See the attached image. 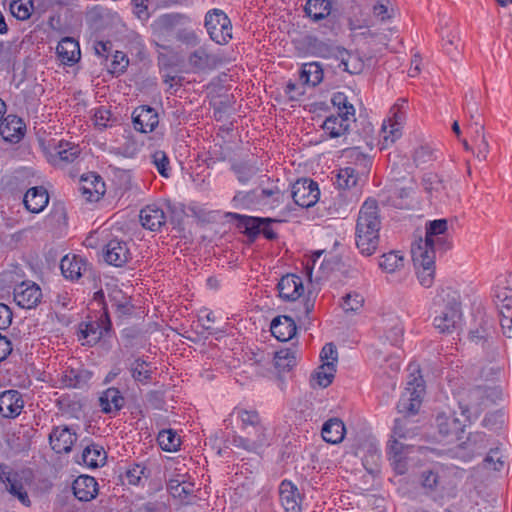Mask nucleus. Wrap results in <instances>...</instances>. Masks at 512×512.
Segmentation results:
<instances>
[{
  "label": "nucleus",
  "mask_w": 512,
  "mask_h": 512,
  "mask_svg": "<svg viewBox=\"0 0 512 512\" xmlns=\"http://www.w3.org/2000/svg\"><path fill=\"white\" fill-rule=\"evenodd\" d=\"M410 370L407 386L397 404L398 412L404 416L395 420L393 434L389 441L410 440L418 433L417 427L412 425L406 415H414L418 412L425 392V385L420 370L412 366H410Z\"/></svg>",
  "instance_id": "nucleus-1"
},
{
  "label": "nucleus",
  "mask_w": 512,
  "mask_h": 512,
  "mask_svg": "<svg viewBox=\"0 0 512 512\" xmlns=\"http://www.w3.org/2000/svg\"><path fill=\"white\" fill-rule=\"evenodd\" d=\"M235 415L240 422L241 435L232 437V445L248 452L258 453L269 445L268 428L256 410L236 408Z\"/></svg>",
  "instance_id": "nucleus-2"
},
{
  "label": "nucleus",
  "mask_w": 512,
  "mask_h": 512,
  "mask_svg": "<svg viewBox=\"0 0 512 512\" xmlns=\"http://www.w3.org/2000/svg\"><path fill=\"white\" fill-rule=\"evenodd\" d=\"M381 220L377 201L367 199L361 206L355 228V242L363 256L373 255L379 245Z\"/></svg>",
  "instance_id": "nucleus-3"
},
{
  "label": "nucleus",
  "mask_w": 512,
  "mask_h": 512,
  "mask_svg": "<svg viewBox=\"0 0 512 512\" xmlns=\"http://www.w3.org/2000/svg\"><path fill=\"white\" fill-rule=\"evenodd\" d=\"M435 317L434 327L440 333H452L462 321L460 293L452 287H441L432 302Z\"/></svg>",
  "instance_id": "nucleus-4"
},
{
  "label": "nucleus",
  "mask_w": 512,
  "mask_h": 512,
  "mask_svg": "<svg viewBox=\"0 0 512 512\" xmlns=\"http://www.w3.org/2000/svg\"><path fill=\"white\" fill-rule=\"evenodd\" d=\"M448 223L446 219L430 221L426 226L425 238H419L411 248H419L427 252L444 251L449 247L444 234L447 232Z\"/></svg>",
  "instance_id": "nucleus-5"
},
{
  "label": "nucleus",
  "mask_w": 512,
  "mask_h": 512,
  "mask_svg": "<svg viewBox=\"0 0 512 512\" xmlns=\"http://www.w3.org/2000/svg\"><path fill=\"white\" fill-rule=\"evenodd\" d=\"M351 157L356 160V166L341 168L337 174L336 184L341 189L355 187L360 179V175H364L371 165V159L362 154L357 148L351 151Z\"/></svg>",
  "instance_id": "nucleus-6"
},
{
  "label": "nucleus",
  "mask_w": 512,
  "mask_h": 512,
  "mask_svg": "<svg viewBox=\"0 0 512 512\" xmlns=\"http://www.w3.org/2000/svg\"><path fill=\"white\" fill-rule=\"evenodd\" d=\"M205 27L210 38L217 44H227L232 39L231 21L220 9H213L206 14Z\"/></svg>",
  "instance_id": "nucleus-7"
},
{
  "label": "nucleus",
  "mask_w": 512,
  "mask_h": 512,
  "mask_svg": "<svg viewBox=\"0 0 512 512\" xmlns=\"http://www.w3.org/2000/svg\"><path fill=\"white\" fill-rule=\"evenodd\" d=\"M412 259L419 283L429 288L434 282L436 253L411 248Z\"/></svg>",
  "instance_id": "nucleus-8"
},
{
  "label": "nucleus",
  "mask_w": 512,
  "mask_h": 512,
  "mask_svg": "<svg viewBox=\"0 0 512 512\" xmlns=\"http://www.w3.org/2000/svg\"><path fill=\"white\" fill-rule=\"evenodd\" d=\"M319 195L318 184L311 179L297 180L292 186V198L295 204L302 208L315 205Z\"/></svg>",
  "instance_id": "nucleus-9"
},
{
  "label": "nucleus",
  "mask_w": 512,
  "mask_h": 512,
  "mask_svg": "<svg viewBox=\"0 0 512 512\" xmlns=\"http://www.w3.org/2000/svg\"><path fill=\"white\" fill-rule=\"evenodd\" d=\"M112 324L108 313L105 311L98 320L80 324L79 339L86 344H96L105 334L111 330Z\"/></svg>",
  "instance_id": "nucleus-10"
},
{
  "label": "nucleus",
  "mask_w": 512,
  "mask_h": 512,
  "mask_svg": "<svg viewBox=\"0 0 512 512\" xmlns=\"http://www.w3.org/2000/svg\"><path fill=\"white\" fill-rule=\"evenodd\" d=\"M236 217L240 219V225L244 228V232L249 237H256L259 234H263L269 240H273L277 237V234L271 228V224L280 222V220L240 215H236Z\"/></svg>",
  "instance_id": "nucleus-11"
},
{
  "label": "nucleus",
  "mask_w": 512,
  "mask_h": 512,
  "mask_svg": "<svg viewBox=\"0 0 512 512\" xmlns=\"http://www.w3.org/2000/svg\"><path fill=\"white\" fill-rule=\"evenodd\" d=\"M14 301L24 309L35 308L42 299L40 287L29 281H24L14 288Z\"/></svg>",
  "instance_id": "nucleus-12"
},
{
  "label": "nucleus",
  "mask_w": 512,
  "mask_h": 512,
  "mask_svg": "<svg viewBox=\"0 0 512 512\" xmlns=\"http://www.w3.org/2000/svg\"><path fill=\"white\" fill-rule=\"evenodd\" d=\"M131 259L130 248L126 241L111 239L104 249V260L115 267L124 266Z\"/></svg>",
  "instance_id": "nucleus-13"
},
{
  "label": "nucleus",
  "mask_w": 512,
  "mask_h": 512,
  "mask_svg": "<svg viewBox=\"0 0 512 512\" xmlns=\"http://www.w3.org/2000/svg\"><path fill=\"white\" fill-rule=\"evenodd\" d=\"M414 446L403 442L389 441L388 457L394 471L403 475L408 470L407 455L413 452Z\"/></svg>",
  "instance_id": "nucleus-14"
},
{
  "label": "nucleus",
  "mask_w": 512,
  "mask_h": 512,
  "mask_svg": "<svg viewBox=\"0 0 512 512\" xmlns=\"http://www.w3.org/2000/svg\"><path fill=\"white\" fill-rule=\"evenodd\" d=\"M77 440L76 433L66 426L54 427L49 435V442L56 453H69L74 442Z\"/></svg>",
  "instance_id": "nucleus-15"
},
{
  "label": "nucleus",
  "mask_w": 512,
  "mask_h": 512,
  "mask_svg": "<svg viewBox=\"0 0 512 512\" xmlns=\"http://www.w3.org/2000/svg\"><path fill=\"white\" fill-rule=\"evenodd\" d=\"M277 289L284 301H295L304 292L302 278L295 274H287L279 280Z\"/></svg>",
  "instance_id": "nucleus-16"
},
{
  "label": "nucleus",
  "mask_w": 512,
  "mask_h": 512,
  "mask_svg": "<svg viewBox=\"0 0 512 512\" xmlns=\"http://www.w3.org/2000/svg\"><path fill=\"white\" fill-rule=\"evenodd\" d=\"M24 407L22 395L17 390H6L0 394V414L5 418H15Z\"/></svg>",
  "instance_id": "nucleus-17"
},
{
  "label": "nucleus",
  "mask_w": 512,
  "mask_h": 512,
  "mask_svg": "<svg viewBox=\"0 0 512 512\" xmlns=\"http://www.w3.org/2000/svg\"><path fill=\"white\" fill-rule=\"evenodd\" d=\"M132 118L134 128L142 133L152 132L159 123L157 112L149 106L136 108Z\"/></svg>",
  "instance_id": "nucleus-18"
},
{
  "label": "nucleus",
  "mask_w": 512,
  "mask_h": 512,
  "mask_svg": "<svg viewBox=\"0 0 512 512\" xmlns=\"http://www.w3.org/2000/svg\"><path fill=\"white\" fill-rule=\"evenodd\" d=\"M281 505L286 512H301V496L297 487L288 480H283L279 486Z\"/></svg>",
  "instance_id": "nucleus-19"
},
{
  "label": "nucleus",
  "mask_w": 512,
  "mask_h": 512,
  "mask_svg": "<svg viewBox=\"0 0 512 512\" xmlns=\"http://www.w3.org/2000/svg\"><path fill=\"white\" fill-rule=\"evenodd\" d=\"M60 269L65 278L78 280L87 272L89 264L79 255H66L61 259Z\"/></svg>",
  "instance_id": "nucleus-20"
},
{
  "label": "nucleus",
  "mask_w": 512,
  "mask_h": 512,
  "mask_svg": "<svg viewBox=\"0 0 512 512\" xmlns=\"http://www.w3.org/2000/svg\"><path fill=\"white\" fill-rule=\"evenodd\" d=\"M26 125L16 115H8L0 123V134L5 141L17 143L24 136Z\"/></svg>",
  "instance_id": "nucleus-21"
},
{
  "label": "nucleus",
  "mask_w": 512,
  "mask_h": 512,
  "mask_svg": "<svg viewBox=\"0 0 512 512\" xmlns=\"http://www.w3.org/2000/svg\"><path fill=\"white\" fill-rule=\"evenodd\" d=\"M4 479L2 482L5 484L6 490L16 497L23 505L29 507L31 501L28 493L24 487L23 478L17 473L12 471H3Z\"/></svg>",
  "instance_id": "nucleus-22"
},
{
  "label": "nucleus",
  "mask_w": 512,
  "mask_h": 512,
  "mask_svg": "<svg viewBox=\"0 0 512 512\" xmlns=\"http://www.w3.org/2000/svg\"><path fill=\"white\" fill-rule=\"evenodd\" d=\"M72 489L77 499L87 502L98 494V483L92 476L81 475L74 480Z\"/></svg>",
  "instance_id": "nucleus-23"
},
{
  "label": "nucleus",
  "mask_w": 512,
  "mask_h": 512,
  "mask_svg": "<svg viewBox=\"0 0 512 512\" xmlns=\"http://www.w3.org/2000/svg\"><path fill=\"white\" fill-rule=\"evenodd\" d=\"M80 191L88 201H98L105 193V184L96 174L82 176Z\"/></svg>",
  "instance_id": "nucleus-24"
},
{
  "label": "nucleus",
  "mask_w": 512,
  "mask_h": 512,
  "mask_svg": "<svg viewBox=\"0 0 512 512\" xmlns=\"http://www.w3.org/2000/svg\"><path fill=\"white\" fill-rule=\"evenodd\" d=\"M284 199L285 193L275 182H272L269 187H262L260 191L257 190V205L262 207L275 209L284 202Z\"/></svg>",
  "instance_id": "nucleus-25"
},
{
  "label": "nucleus",
  "mask_w": 512,
  "mask_h": 512,
  "mask_svg": "<svg viewBox=\"0 0 512 512\" xmlns=\"http://www.w3.org/2000/svg\"><path fill=\"white\" fill-rule=\"evenodd\" d=\"M272 335L279 341H288L296 334L295 321L289 316H277L270 325Z\"/></svg>",
  "instance_id": "nucleus-26"
},
{
  "label": "nucleus",
  "mask_w": 512,
  "mask_h": 512,
  "mask_svg": "<svg viewBox=\"0 0 512 512\" xmlns=\"http://www.w3.org/2000/svg\"><path fill=\"white\" fill-rule=\"evenodd\" d=\"M140 221L144 228L158 231L166 223L164 211L156 205H148L140 211Z\"/></svg>",
  "instance_id": "nucleus-27"
},
{
  "label": "nucleus",
  "mask_w": 512,
  "mask_h": 512,
  "mask_svg": "<svg viewBox=\"0 0 512 512\" xmlns=\"http://www.w3.org/2000/svg\"><path fill=\"white\" fill-rule=\"evenodd\" d=\"M92 377V373L84 368L67 367L61 375V382L68 388H83Z\"/></svg>",
  "instance_id": "nucleus-28"
},
{
  "label": "nucleus",
  "mask_w": 512,
  "mask_h": 512,
  "mask_svg": "<svg viewBox=\"0 0 512 512\" xmlns=\"http://www.w3.org/2000/svg\"><path fill=\"white\" fill-rule=\"evenodd\" d=\"M354 120L350 116L331 115L325 119L322 128L330 138H338L348 132Z\"/></svg>",
  "instance_id": "nucleus-29"
},
{
  "label": "nucleus",
  "mask_w": 512,
  "mask_h": 512,
  "mask_svg": "<svg viewBox=\"0 0 512 512\" xmlns=\"http://www.w3.org/2000/svg\"><path fill=\"white\" fill-rule=\"evenodd\" d=\"M23 202L28 211L39 213L47 206L49 196L43 187H32L26 192Z\"/></svg>",
  "instance_id": "nucleus-30"
},
{
  "label": "nucleus",
  "mask_w": 512,
  "mask_h": 512,
  "mask_svg": "<svg viewBox=\"0 0 512 512\" xmlns=\"http://www.w3.org/2000/svg\"><path fill=\"white\" fill-rule=\"evenodd\" d=\"M188 62L196 70H205L215 68L220 59L209 53L205 47H199L189 55Z\"/></svg>",
  "instance_id": "nucleus-31"
},
{
  "label": "nucleus",
  "mask_w": 512,
  "mask_h": 512,
  "mask_svg": "<svg viewBox=\"0 0 512 512\" xmlns=\"http://www.w3.org/2000/svg\"><path fill=\"white\" fill-rule=\"evenodd\" d=\"M436 422L439 433L443 436L455 435L459 438L458 435L463 433L465 427V423L454 414L441 413L437 416Z\"/></svg>",
  "instance_id": "nucleus-32"
},
{
  "label": "nucleus",
  "mask_w": 512,
  "mask_h": 512,
  "mask_svg": "<svg viewBox=\"0 0 512 512\" xmlns=\"http://www.w3.org/2000/svg\"><path fill=\"white\" fill-rule=\"evenodd\" d=\"M57 54L64 64H73L80 59V48L76 40L65 37L57 45Z\"/></svg>",
  "instance_id": "nucleus-33"
},
{
  "label": "nucleus",
  "mask_w": 512,
  "mask_h": 512,
  "mask_svg": "<svg viewBox=\"0 0 512 512\" xmlns=\"http://www.w3.org/2000/svg\"><path fill=\"white\" fill-rule=\"evenodd\" d=\"M99 405L104 413H116L124 405V398L117 388H108L99 397Z\"/></svg>",
  "instance_id": "nucleus-34"
},
{
  "label": "nucleus",
  "mask_w": 512,
  "mask_h": 512,
  "mask_svg": "<svg viewBox=\"0 0 512 512\" xmlns=\"http://www.w3.org/2000/svg\"><path fill=\"white\" fill-rule=\"evenodd\" d=\"M321 434L327 443L338 444L344 439L345 425L342 420L331 418L323 424Z\"/></svg>",
  "instance_id": "nucleus-35"
},
{
  "label": "nucleus",
  "mask_w": 512,
  "mask_h": 512,
  "mask_svg": "<svg viewBox=\"0 0 512 512\" xmlns=\"http://www.w3.org/2000/svg\"><path fill=\"white\" fill-rule=\"evenodd\" d=\"M494 297L498 309L512 308V275L498 280Z\"/></svg>",
  "instance_id": "nucleus-36"
},
{
  "label": "nucleus",
  "mask_w": 512,
  "mask_h": 512,
  "mask_svg": "<svg viewBox=\"0 0 512 512\" xmlns=\"http://www.w3.org/2000/svg\"><path fill=\"white\" fill-rule=\"evenodd\" d=\"M106 452L102 446L92 444L87 446L82 452V461L90 468H97L105 464Z\"/></svg>",
  "instance_id": "nucleus-37"
},
{
  "label": "nucleus",
  "mask_w": 512,
  "mask_h": 512,
  "mask_svg": "<svg viewBox=\"0 0 512 512\" xmlns=\"http://www.w3.org/2000/svg\"><path fill=\"white\" fill-rule=\"evenodd\" d=\"M494 326L492 319L481 316L478 327L472 329L469 333L472 342L478 344L480 342H488L493 338Z\"/></svg>",
  "instance_id": "nucleus-38"
},
{
  "label": "nucleus",
  "mask_w": 512,
  "mask_h": 512,
  "mask_svg": "<svg viewBox=\"0 0 512 512\" xmlns=\"http://www.w3.org/2000/svg\"><path fill=\"white\" fill-rule=\"evenodd\" d=\"M304 11L314 21H320L330 14L331 2L329 0H308Z\"/></svg>",
  "instance_id": "nucleus-39"
},
{
  "label": "nucleus",
  "mask_w": 512,
  "mask_h": 512,
  "mask_svg": "<svg viewBox=\"0 0 512 512\" xmlns=\"http://www.w3.org/2000/svg\"><path fill=\"white\" fill-rule=\"evenodd\" d=\"M231 169L243 185L249 183L260 172V168L255 163L248 161L234 163Z\"/></svg>",
  "instance_id": "nucleus-40"
},
{
  "label": "nucleus",
  "mask_w": 512,
  "mask_h": 512,
  "mask_svg": "<svg viewBox=\"0 0 512 512\" xmlns=\"http://www.w3.org/2000/svg\"><path fill=\"white\" fill-rule=\"evenodd\" d=\"M80 152L78 145L60 141L55 147V155L53 157H57L59 162L72 163L79 157Z\"/></svg>",
  "instance_id": "nucleus-41"
},
{
  "label": "nucleus",
  "mask_w": 512,
  "mask_h": 512,
  "mask_svg": "<svg viewBox=\"0 0 512 512\" xmlns=\"http://www.w3.org/2000/svg\"><path fill=\"white\" fill-rule=\"evenodd\" d=\"M300 79L312 86L318 85L323 79V70L319 63H305L300 72Z\"/></svg>",
  "instance_id": "nucleus-42"
},
{
  "label": "nucleus",
  "mask_w": 512,
  "mask_h": 512,
  "mask_svg": "<svg viewBox=\"0 0 512 512\" xmlns=\"http://www.w3.org/2000/svg\"><path fill=\"white\" fill-rule=\"evenodd\" d=\"M336 368L333 362H324L312 375V381L322 388L329 386L335 376Z\"/></svg>",
  "instance_id": "nucleus-43"
},
{
  "label": "nucleus",
  "mask_w": 512,
  "mask_h": 512,
  "mask_svg": "<svg viewBox=\"0 0 512 512\" xmlns=\"http://www.w3.org/2000/svg\"><path fill=\"white\" fill-rule=\"evenodd\" d=\"M149 158L150 163L155 167V169L163 178H170L172 167L170 164V159L165 151L155 150L150 154Z\"/></svg>",
  "instance_id": "nucleus-44"
},
{
  "label": "nucleus",
  "mask_w": 512,
  "mask_h": 512,
  "mask_svg": "<svg viewBox=\"0 0 512 512\" xmlns=\"http://www.w3.org/2000/svg\"><path fill=\"white\" fill-rule=\"evenodd\" d=\"M183 478L184 475H177L169 479L167 489L173 497L182 498L193 493V484Z\"/></svg>",
  "instance_id": "nucleus-45"
},
{
  "label": "nucleus",
  "mask_w": 512,
  "mask_h": 512,
  "mask_svg": "<svg viewBox=\"0 0 512 512\" xmlns=\"http://www.w3.org/2000/svg\"><path fill=\"white\" fill-rule=\"evenodd\" d=\"M157 441L161 449L167 452H175L181 445L180 436L172 429L160 431Z\"/></svg>",
  "instance_id": "nucleus-46"
},
{
  "label": "nucleus",
  "mask_w": 512,
  "mask_h": 512,
  "mask_svg": "<svg viewBox=\"0 0 512 512\" xmlns=\"http://www.w3.org/2000/svg\"><path fill=\"white\" fill-rule=\"evenodd\" d=\"M379 266L387 273H393L404 266L403 256L399 252L391 251L383 254L379 260Z\"/></svg>",
  "instance_id": "nucleus-47"
},
{
  "label": "nucleus",
  "mask_w": 512,
  "mask_h": 512,
  "mask_svg": "<svg viewBox=\"0 0 512 512\" xmlns=\"http://www.w3.org/2000/svg\"><path fill=\"white\" fill-rule=\"evenodd\" d=\"M471 120H475L472 125L475 127V134L478 141L476 157L479 160H485L489 152V145L483 132L484 127L474 114H471Z\"/></svg>",
  "instance_id": "nucleus-48"
},
{
  "label": "nucleus",
  "mask_w": 512,
  "mask_h": 512,
  "mask_svg": "<svg viewBox=\"0 0 512 512\" xmlns=\"http://www.w3.org/2000/svg\"><path fill=\"white\" fill-rule=\"evenodd\" d=\"M364 305V297L358 292H349L342 297L340 304L345 313H358Z\"/></svg>",
  "instance_id": "nucleus-49"
},
{
  "label": "nucleus",
  "mask_w": 512,
  "mask_h": 512,
  "mask_svg": "<svg viewBox=\"0 0 512 512\" xmlns=\"http://www.w3.org/2000/svg\"><path fill=\"white\" fill-rule=\"evenodd\" d=\"M131 374L135 381L146 384L151 380L152 369L146 361L137 359L131 365Z\"/></svg>",
  "instance_id": "nucleus-50"
},
{
  "label": "nucleus",
  "mask_w": 512,
  "mask_h": 512,
  "mask_svg": "<svg viewBox=\"0 0 512 512\" xmlns=\"http://www.w3.org/2000/svg\"><path fill=\"white\" fill-rule=\"evenodd\" d=\"M296 364V356L293 351L283 349L276 352L274 356V365L280 372L289 371Z\"/></svg>",
  "instance_id": "nucleus-51"
},
{
  "label": "nucleus",
  "mask_w": 512,
  "mask_h": 512,
  "mask_svg": "<svg viewBox=\"0 0 512 512\" xmlns=\"http://www.w3.org/2000/svg\"><path fill=\"white\" fill-rule=\"evenodd\" d=\"M422 186L430 196H437L445 190L443 180L435 173H427L422 178Z\"/></svg>",
  "instance_id": "nucleus-52"
},
{
  "label": "nucleus",
  "mask_w": 512,
  "mask_h": 512,
  "mask_svg": "<svg viewBox=\"0 0 512 512\" xmlns=\"http://www.w3.org/2000/svg\"><path fill=\"white\" fill-rule=\"evenodd\" d=\"M403 336V326L398 318H391L385 325V337L392 344L397 345Z\"/></svg>",
  "instance_id": "nucleus-53"
},
{
  "label": "nucleus",
  "mask_w": 512,
  "mask_h": 512,
  "mask_svg": "<svg viewBox=\"0 0 512 512\" xmlns=\"http://www.w3.org/2000/svg\"><path fill=\"white\" fill-rule=\"evenodd\" d=\"M32 9V0H12L10 3L11 14L19 20L28 19L31 16Z\"/></svg>",
  "instance_id": "nucleus-54"
},
{
  "label": "nucleus",
  "mask_w": 512,
  "mask_h": 512,
  "mask_svg": "<svg viewBox=\"0 0 512 512\" xmlns=\"http://www.w3.org/2000/svg\"><path fill=\"white\" fill-rule=\"evenodd\" d=\"M331 102L333 106L337 107L338 115L350 116L354 119L355 109L351 103L348 102L347 96L344 93L337 92L332 96Z\"/></svg>",
  "instance_id": "nucleus-55"
},
{
  "label": "nucleus",
  "mask_w": 512,
  "mask_h": 512,
  "mask_svg": "<svg viewBox=\"0 0 512 512\" xmlns=\"http://www.w3.org/2000/svg\"><path fill=\"white\" fill-rule=\"evenodd\" d=\"M336 58L339 59L338 67L350 74H356L360 71V65L356 63V58L352 57L346 50H337Z\"/></svg>",
  "instance_id": "nucleus-56"
},
{
  "label": "nucleus",
  "mask_w": 512,
  "mask_h": 512,
  "mask_svg": "<svg viewBox=\"0 0 512 512\" xmlns=\"http://www.w3.org/2000/svg\"><path fill=\"white\" fill-rule=\"evenodd\" d=\"M487 446L486 435L483 432L471 433L467 441L463 443V447L470 450L474 454L480 453Z\"/></svg>",
  "instance_id": "nucleus-57"
},
{
  "label": "nucleus",
  "mask_w": 512,
  "mask_h": 512,
  "mask_svg": "<svg viewBox=\"0 0 512 512\" xmlns=\"http://www.w3.org/2000/svg\"><path fill=\"white\" fill-rule=\"evenodd\" d=\"M232 203L235 208H249L254 204L257 205V190L238 191L234 195Z\"/></svg>",
  "instance_id": "nucleus-58"
},
{
  "label": "nucleus",
  "mask_w": 512,
  "mask_h": 512,
  "mask_svg": "<svg viewBox=\"0 0 512 512\" xmlns=\"http://www.w3.org/2000/svg\"><path fill=\"white\" fill-rule=\"evenodd\" d=\"M129 64L127 55L122 51H115L109 66V72L114 75H120L125 72Z\"/></svg>",
  "instance_id": "nucleus-59"
},
{
  "label": "nucleus",
  "mask_w": 512,
  "mask_h": 512,
  "mask_svg": "<svg viewBox=\"0 0 512 512\" xmlns=\"http://www.w3.org/2000/svg\"><path fill=\"white\" fill-rule=\"evenodd\" d=\"M381 455L377 449H369L363 457L362 463L365 469L372 475L379 472V461Z\"/></svg>",
  "instance_id": "nucleus-60"
},
{
  "label": "nucleus",
  "mask_w": 512,
  "mask_h": 512,
  "mask_svg": "<svg viewBox=\"0 0 512 512\" xmlns=\"http://www.w3.org/2000/svg\"><path fill=\"white\" fill-rule=\"evenodd\" d=\"M309 44L313 49V52L320 57L329 58L337 55L338 48L334 49L327 43L317 40L316 38H310Z\"/></svg>",
  "instance_id": "nucleus-61"
},
{
  "label": "nucleus",
  "mask_w": 512,
  "mask_h": 512,
  "mask_svg": "<svg viewBox=\"0 0 512 512\" xmlns=\"http://www.w3.org/2000/svg\"><path fill=\"white\" fill-rule=\"evenodd\" d=\"M110 301L112 302V306L120 313L129 314L131 312L132 305L130 304V300L123 295L121 291H114V293L110 295Z\"/></svg>",
  "instance_id": "nucleus-62"
},
{
  "label": "nucleus",
  "mask_w": 512,
  "mask_h": 512,
  "mask_svg": "<svg viewBox=\"0 0 512 512\" xmlns=\"http://www.w3.org/2000/svg\"><path fill=\"white\" fill-rule=\"evenodd\" d=\"M413 160L416 166H420L436 160L434 151L428 146H420L413 153Z\"/></svg>",
  "instance_id": "nucleus-63"
},
{
  "label": "nucleus",
  "mask_w": 512,
  "mask_h": 512,
  "mask_svg": "<svg viewBox=\"0 0 512 512\" xmlns=\"http://www.w3.org/2000/svg\"><path fill=\"white\" fill-rule=\"evenodd\" d=\"M499 316L503 334L508 338H512V308L505 307L499 309Z\"/></svg>",
  "instance_id": "nucleus-64"
}]
</instances>
